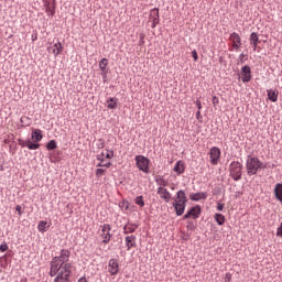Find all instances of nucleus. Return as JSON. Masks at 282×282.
<instances>
[{"label": "nucleus", "mask_w": 282, "mask_h": 282, "mask_svg": "<svg viewBox=\"0 0 282 282\" xmlns=\"http://www.w3.org/2000/svg\"><path fill=\"white\" fill-rule=\"evenodd\" d=\"M20 122L22 123V127H30V117H22Z\"/></svg>", "instance_id": "obj_34"}, {"label": "nucleus", "mask_w": 282, "mask_h": 282, "mask_svg": "<svg viewBox=\"0 0 282 282\" xmlns=\"http://www.w3.org/2000/svg\"><path fill=\"white\" fill-rule=\"evenodd\" d=\"M109 65V59L107 58H101L100 62H99V69L101 72H107V66Z\"/></svg>", "instance_id": "obj_30"}, {"label": "nucleus", "mask_w": 282, "mask_h": 282, "mask_svg": "<svg viewBox=\"0 0 282 282\" xmlns=\"http://www.w3.org/2000/svg\"><path fill=\"white\" fill-rule=\"evenodd\" d=\"M37 36L36 35H32V41H36Z\"/></svg>", "instance_id": "obj_55"}, {"label": "nucleus", "mask_w": 282, "mask_h": 282, "mask_svg": "<svg viewBox=\"0 0 282 282\" xmlns=\"http://www.w3.org/2000/svg\"><path fill=\"white\" fill-rule=\"evenodd\" d=\"M25 126H23V123H21L20 126H19V129H23Z\"/></svg>", "instance_id": "obj_56"}, {"label": "nucleus", "mask_w": 282, "mask_h": 282, "mask_svg": "<svg viewBox=\"0 0 282 282\" xmlns=\"http://www.w3.org/2000/svg\"><path fill=\"white\" fill-rule=\"evenodd\" d=\"M267 166L268 165L261 162L259 158L252 156L250 154L247 156L246 169H247V175H249V177L252 175H257L259 171H263V169H267Z\"/></svg>", "instance_id": "obj_4"}, {"label": "nucleus", "mask_w": 282, "mask_h": 282, "mask_svg": "<svg viewBox=\"0 0 282 282\" xmlns=\"http://www.w3.org/2000/svg\"><path fill=\"white\" fill-rule=\"evenodd\" d=\"M212 102H213L214 106L219 105V97L214 96L213 99H212Z\"/></svg>", "instance_id": "obj_45"}, {"label": "nucleus", "mask_w": 282, "mask_h": 282, "mask_svg": "<svg viewBox=\"0 0 282 282\" xmlns=\"http://www.w3.org/2000/svg\"><path fill=\"white\" fill-rule=\"evenodd\" d=\"M104 167H106V169H109V167H111V162H108V163H104Z\"/></svg>", "instance_id": "obj_53"}, {"label": "nucleus", "mask_w": 282, "mask_h": 282, "mask_svg": "<svg viewBox=\"0 0 282 282\" xmlns=\"http://www.w3.org/2000/svg\"><path fill=\"white\" fill-rule=\"evenodd\" d=\"M72 268L74 265L72 263H63L55 257L51 260L50 265V276L55 279L53 282H72L69 279H72Z\"/></svg>", "instance_id": "obj_1"}, {"label": "nucleus", "mask_w": 282, "mask_h": 282, "mask_svg": "<svg viewBox=\"0 0 282 282\" xmlns=\"http://www.w3.org/2000/svg\"><path fill=\"white\" fill-rule=\"evenodd\" d=\"M232 50L235 51V52H239V48L241 47V44H232Z\"/></svg>", "instance_id": "obj_49"}, {"label": "nucleus", "mask_w": 282, "mask_h": 282, "mask_svg": "<svg viewBox=\"0 0 282 282\" xmlns=\"http://www.w3.org/2000/svg\"><path fill=\"white\" fill-rule=\"evenodd\" d=\"M274 197L280 204H282V183H276L273 189Z\"/></svg>", "instance_id": "obj_21"}, {"label": "nucleus", "mask_w": 282, "mask_h": 282, "mask_svg": "<svg viewBox=\"0 0 282 282\" xmlns=\"http://www.w3.org/2000/svg\"><path fill=\"white\" fill-rule=\"evenodd\" d=\"M187 230H191L192 232H195L197 225H195V223H193V220H188L187 225H186Z\"/></svg>", "instance_id": "obj_32"}, {"label": "nucleus", "mask_w": 282, "mask_h": 282, "mask_svg": "<svg viewBox=\"0 0 282 282\" xmlns=\"http://www.w3.org/2000/svg\"><path fill=\"white\" fill-rule=\"evenodd\" d=\"M188 239V236H185V240H187Z\"/></svg>", "instance_id": "obj_57"}, {"label": "nucleus", "mask_w": 282, "mask_h": 282, "mask_svg": "<svg viewBox=\"0 0 282 282\" xmlns=\"http://www.w3.org/2000/svg\"><path fill=\"white\" fill-rule=\"evenodd\" d=\"M102 82L107 83V70L101 72Z\"/></svg>", "instance_id": "obj_51"}, {"label": "nucleus", "mask_w": 282, "mask_h": 282, "mask_svg": "<svg viewBox=\"0 0 282 282\" xmlns=\"http://www.w3.org/2000/svg\"><path fill=\"white\" fill-rule=\"evenodd\" d=\"M267 96L268 100H270L271 102H276V100H279V90L269 89L267 90Z\"/></svg>", "instance_id": "obj_22"}, {"label": "nucleus", "mask_w": 282, "mask_h": 282, "mask_svg": "<svg viewBox=\"0 0 282 282\" xmlns=\"http://www.w3.org/2000/svg\"><path fill=\"white\" fill-rule=\"evenodd\" d=\"M97 166H98V167H105V165H104L102 162L98 163Z\"/></svg>", "instance_id": "obj_54"}, {"label": "nucleus", "mask_w": 282, "mask_h": 282, "mask_svg": "<svg viewBox=\"0 0 282 282\" xmlns=\"http://www.w3.org/2000/svg\"><path fill=\"white\" fill-rule=\"evenodd\" d=\"M77 282H89L86 276H82L77 280Z\"/></svg>", "instance_id": "obj_52"}, {"label": "nucleus", "mask_w": 282, "mask_h": 282, "mask_svg": "<svg viewBox=\"0 0 282 282\" xmlns=\"http://www.w3.org/2000/svg\"><path fill=\"white\" fill-rule=\"evenodd\" d=\"M217 210H219V213L224 212V204L221 203H217Z\"/></svg>", "instance_id": "obj_50"}, {"label": "nucleus", "mask_w": 282, "mask_h": 282, "mask_svg": "<svg viewBox=\"0 0 282 282\" xmlns=\"http://www.w3.org/2000/svg\"><path fill=\"white\" fill-rule=\"evenodd\" d=\"M144 33H140L139 35V45L140 47H142V45H144Z\"/></svg>", "instance_id": "obj_38"}, {"label": "nucleus", "mask_w": 282, "mask_h": 282, "mask_svg": "<svg viewBox=\"0 0 282 282\" xmlns=\"http://www.w3.org/2000/svg\"><path fill=\"white\" fill-rule=\"evenodd\" d=\"M248 55L241 53L238 57V65H243V63H246L248 61Z\"/></svg>", "instance_id": "obj_33"}, {"label": "nucleus", "mask_w": 282, "mask_h": 282, "mask_svg": "<svg viewBox=\"0 0 282 282\" xmlns=\"http://www.w3.org/2000/svg\"><path fill=\"white\" fill-rule=\"evenodd\" d=\"M196 119L198 122H204V117L202 116V110L196 111Z\"/></svg>", "instance_id": "obj_37"}, {"label": "nucleus", "mask_w": 282, "mask_h": 282, "mask_svg": "<svg viewBox=\"0 0 282 282\" xmlns=\"http://www.w3.org/2000/svg\"><path fill=\"white\" fill-rule=\"evenodd\" d=\"M120 208H124V210H129V200H123L119 204Z\"/></svg>", "instance_id": "obj_36"}, {"label": "nucleus", "mask_w": 282, "mask_h": 282, "mask_svg": "<svg viewBox=\"0 0 282 282\" xmlns=\"http://www.w3.org/2000/svg\"><path fill=\"white\" fill-rule=\"evenodd\" d=\"M276 237H282V223L276 229Z\"/></svg>", "instance_id": "obj_47"}, {"label": "nucleus", "mask_w": 282, "mask_h": 282, "mask_svg": "<svg viewBox=\"0 0 282 282\" xmlns=\"http://www.w3.org/2000/svg\"><path fill=\"white\" fill-rule=\"evenodd\" d=\"M156 193L158 195H160L161 199H164L166 204H169L171 199H173V195L171 194V192H169V189L164 187H158Z\"/></svg>", "instance_id": "obj_13"}, {"label": "nucleus", "mask_w": 282, "mask_h": 282, "mask_svg": "<svg viewBox=\"0 0 282 282\" xmlns=\"http://www.w3.org/2000/svg\"><path fill=\"white\" fill-rule=\"evenodd\" d=\"M196 107H197L198 111H202V108H203L202 100H199V99L196 100Z\"/></svg>", "instance_id": "obj_48"}, {"label": "nucleus", "mask_w": 282, "mask_h": 282, "mask_svg": "<svg viewBox=\"0 0 282 282\" xmlns=\"http://www.w3.org/2000/svg\"><path fill=\"white\" fill-rule=\"evenodd\" d=\"M53 54H54V56H58V55L63 54V44L61 42H56L53 45Z\"/></svg>", "instance_id": "obj_25"}, {"label": "nucleus", "mask_w": 282, "mask_h": 282, "mask_svg": "<svg viewBox=\"0 0 282 282\" xmlns=\"http://www.w3.org/2000/svg\"><path fill=\"white\" fill-rule=\"evenodd\" d=\"M154 181L156 182L158 186H160L162 188L165 187V186H169V181L164 180V176L162 175H156Z\"/></svg>", "instance_id": "obj_23"}, {"label": "nucleus", "mask_w": 282, "mask_h": 282, "mask_svg": "<svg viewBox=\"0 0 282 282\" xmlns=\"http://www.w3.org/2000/svg\"><path fill=\"white\" fill-rule=\"evenodd\" d=\"M172 206L174 208L176 217H182L186 210V204H188V197L184 189L176 192V195L172 198Z\"/></svg>", "instance_id": "obj_3"}, {"label": "nucleus", "mask_w": 282, "mask_h": 282, "mask_svg": "<svg viewBox=\"0 0 282 282\" xmlns=\"http://www.w3.org/2000/svg\"><path fill=\"white\" fill-rule=\"evenodd\" d=\"M214 219L218 226H224V224H226V216L223 214L216 213Z\"/></svg>", "instance_id": "obj_24"}, {"label": "nucleus", "mask_w": 282, "mask_h": 282, "mask_svg": "<svg viewBox=\"0 0 282 282\" xmlns=\"http://www.w3.org/2000/svg\"><path fill=\"white\" fill-rule=\"evenodd\" d=\"M134 161L137 164V169H139V171L149 174V164H151V160H149V158L144 155H137L134 158Z\"/></svg>", "instance_id": "obj_6"}, {"label": "nucleus", "mask_w": 282, "mask_h": 282, "mask_svg": "<svg viewBox=\"0 0 282 282\" xmlns=\"http://www.w3.org/2000/svg\"><path fill=\"white\" fill-rule=\"evenodd\" d=\"M173 171L177 175H182V173H184V171H186V164H184V161H177L174 165Z\"/></svg>", "instance_id": "obj_20"}, {"label": "nucleus", "mask_w": 282, "mask_h": 282, "mask_svg": "<svg viewBox=\"0 0 282 282\" xmlns=\"http://www.w3.org/2000/svg\"><path fill=\"white\" fill-rule=\"evenodd\" d=\"M107 108L108 109H118V99L113 97H109L107 99Z\"/></svg>", "instance_id": "obj_26"}, {"label": "nucleus", "mask_w": 282, "mask_h": 282, "mask_svg": "<svg viewBox=\"0 0 282 282\" xmlns=\"http://www.w3.org/2000/svg\"><path fill=\"white\" fill-rule=\"evenodd\" d=\"M105 173V169H97L96 170V177H101V175Z\"/></svg>", "instance_id": "obj_42"}, {"label": "nucleus", "mask_w": 282, "mask_h": 282, "mask_svg": "<svg viewBox=\"0 0 282 282\" xmlns=\"http://www.w3.org/2000/svg\"><path fill=\"white\" fill-rule=\"evenodd\" d=\"M15 210H17V213L19 214L20 217H21V215H23V210H22L21 205H17V206H15Z\"/></svg>", "instance_id": "obj_46"}, {"label": "nucleus", "mask_w": 282, "mask_h": 282, "mask_svg": "<svg viewBox=\"0 0 282 282\" xmlns=\"http://www.w3.org/2000/svg\"><path fill=\"white\" fill-rule=\"evenodd\" d=\"M97 160L99 162H105V152H101L100 154H97Z\"/></svg>", "instance_id": "obj_44"}, {"label": "nucleus", "mask_w": 282, "mask_h": 282, "mask_svg": "<svg viewBox=\"0 0 282 282\" xmlns=\"http://www.w3.org/2000/svg\"><path fill=\"white\" fill-rule=\"evenodd\" d=\"M120 272V263L118 262V259L111 258L108 261V273L110 276H118V273Z\"/></svg>", "instance_id": "obj_10"}, {"label": "nucleus", "mask_w": 282, "mask_h": 282, "mask_svg": "<svg viewBox=\"0 0 282 282\" xmlns=\"http://www.w3.org/2000/svg\"><path fill=\"white\" fill-rule=\"evenodd\" d=\"M37 230L39 232H47V230H50V225H47V221L41 220L37 224Z\"/></svg>", "instance_id": "obj_27"}, {"label": "nucleus", "mask_w": 282, "mask_h": 282, "mask_svg": "<svg viewBox=\"0 0 282 282\" xmlns=\"http://www.w3.org/2000/svg\"><path fill=\"white\" fill-rule=\"evenodd\" d=\"M150 19L152 21L151 29L155 30L158 25H160V9L154 8L150 10Z\"/></svg>", "instance_id": "obj_12"}, {"label": "nucleus", "mask_w": 282, "mask_h": 282, "mask_svg": "<svg viewBox=\"0 0 282 282\" xmlns=\"http://www.w3.org/2000/svg\"><path fill=\"white\" fill-rule=\"evenodd\" d=\"M250 45L253 47V52H257V50H261L259 47V43H261V40H259V34L257 32H252L249 36Z\"/></svg>", "instance_id": "obj_16"}, {"label": "nucleus", "mask_w": 282, "mask_h": 282, "mask_svg": "<svg viewBox=\"0 0 282 282\" xmlns=\"http://www.w3.org/2000/svg\"><path fill=\"white\" fill-rule=\"evenodd\" d=\"M238 76L242 83H250L252 80V68L249 65L242 66Z\"/></svg>", "instance_id": "obj_8"}, {"label": "nucleus", "mask_w": 282, "mask_h": 282, "mask_svg": "<svg viewBox=\"0 0 282 282\" xmlns=\"http://www.w3.org/2000/svg\"><path fill=\"white\" fill-rule=\"evenodd\" d=\"M229 41H231L232 44H241V36H239L237 32H232L229 36Z\"/></svg>", "instance_id": "obj_29"}, {"label": "nucleus", "mask_w": 282, "mask_h": 282, "mask_svg": "<svg viewBox=\"0 0 282 282\" xmlns=\"http://www.w3.org/2000/svg\"><path fill=\"white\" fill-rule=\"evenodd\" d=\"M230 281H232V273H226L225 274V282H230Z\"/></svg>", "instance_id": "obj_43"}, {"label": "nucleus", "mask_w": 282, "mask_h": 282, "mask_svg": "<svg viewBox=\"0 0 282 282\" xmlns=\"http://www.w3.org/2000/svg\"><path fill=\"white\" fill-rule=\"evenodd\" d=\"M192 202H202V199H208L207 192H197L189 195Z\"/></svg>", "instance_id": "obj_17"}, {"label": "nucleus", "mask_w": 282, "mask_h": 282, "mask_svg": "<svg viewBox=\"0 0 282 282\" xmlns=\"http://www.w3.org/2000/svg\"><path fill=\"white\" fill-rule=\"evenodd\" d=\"M243 173V164L239 161H232L229 164V177L234 180V182H239L241 180V175Z\"/></svg>", "instance_id": "obj_5"}, {"label": "nucleus", "mask_w": 282, "mask_h": 282, "mask_svg": "<svg viewBox=\"0 0 282 282\" xmlns=\"http://www.w3.org/2000/svg\"><path fill=\"white\" fill-rule=\"evenodd\" d=\"M134 203L137 206H140V208H144V196H137Z\"/></svg>", "instance_id": "obj_31"}, {"label": "nucleus", "mask_w": 282, "mask_h": 282, "mask_svg": "<svg viewBox=\"0 0 282 282\" xmlns=\"http://www.w3.org/2000/svg\"><path fill=\"white\" fill-rule=\"evenodd\" d=\"M192 58H193L195 62L199 61V55H197V51H196V50L192 51Z\"/></svg>", "instance_id": "obj_39"}, {"label": "nucleus", "mask_w": 282, "mask_h": 282, "mask_svg": "<svg viewBox=\"0 0 282 282\" xmlns=\"http://www.w3.org/2000/svg\"><path fill=\"white\" fill-rule=\"evenodd\" d=\"M106 151L108 152V153L106 154V159H107V160H111V158H113V151H112V150L109 151V149H106Z\"/></svg>", "instance_id": "obj_40"}, {"label": "nucleus", "mask_w": 282, "mask_h": 282, "mask_svg": "<svg viewBox=\"0 0 282 282\" xmlns=\"http://www.w3.org/2000/svg\"><path fill=\"white\" fill-rule=\"evenodd\" d=\"M202 216V206L200 205H195L188 208L186 214L183 216V220L186 219H194L197 220Z\"/></svg>", "instance_id": "obj_7"}, {"label": "nucleus", "mask_w": 282, "mask_h": 282, "mask_svg": "<svg viewBox=\"0 0 282 282\" xmlns=\"http://www.w3.org/2000/svg\"><path fill=\"white\" fill-rule=\"evenodd\" d=\"M188 239V236H185V240H187Z\"/></svg>", "instance_id": "obj_58"}, {"label": "nucleus", "mask_w": 282, "mask_h": 282, "mask_svg": "<svg viewBox=\"0 0 282 282\" xmlns=\"http://www.w3.org/2000/svg\"><path fill=\"white\" fill-rule=\"evenodd\" d=\"M43 140V130L32 129L31 139H18V144L22 149H29V151H36L41 149V142Z\"/></svg>", "instance_id": "obj_2"}, {"label": "nucleus", "mask_w": 282, "mask_h": 282, "mask_svg": "<svg viewBox=\"0 0 282 282\" xmlns=\"http://www.w3.org/2000/svg\"><path fill=\"white\" fill-rule=\"evenodd\" d=\"M188 239V236H185V240H187Z\"/></svg>", "instance_id": "obj_59"}, {"label": "nucleus", "mask_w": 282, "mask_h": 282, "mask_svg": "<svg viewBox=\"0 0 282 282\" xmlns=\"http://www.w3.org/2000/svg\"><path fill=\"white\" fill-rule=\"evenodd\" d=\"M97 149H105V139L97 140Z\"/></svg>", "instance_id": "obj_35"}, {"label": "nucleus", "mask_w": 282, "mask_h": 282, "mask_svg": "<svg viewBox=\"0 0 282 282\" xmlns=\"http://www.w3.org/2000/svg\"><path fill=\"white\" fill-rule=\"evenodd\" d=\"M69 257H72V251H69V249H62L59 251V256H55V258L58 259L61 263H70Z\"/></svg>", "instance_id": "obj_15"}, {"label": "nucleus", "mask_w": 282, "mask_h": 282, "mask_svg": "<svg viewBox=\"0 0 282 282\" xmlns=\"http://www.w3.org/2000/svg\"><path fill=\"white\" fill-rule=\"evenodd\" d=\"M45 12L48 17H54L56 14V0H50L44 2Z\"/></svg>", "instance_id": "obj_14"}, {"label": "nucleus", "mask_w": 282, "mask_h": 282, "mask_svg": "<svg viewBox=\"0 0 282 282\" xmlns=\"http://www.w3.org/2000/svg\"><path fill=\"white\" fill-rule=\"evenodd\" d=\"M56 149H58V143L56 142V140H50L46 143V151H56Z\"/></svg>", "instance_id": "obj_28"}, {"label": "nucleus", "mask_w": 282, "mask_h": 282, "mask_svg": "<svg viewBox=\"0 0 282 282\" xmlns=\"http://www.w3.org/2000/svg\"><path fill=\"white\" fill-rule=\"evenodd\" d=\"M101 228V234L100 237L104 238L102 243H109L111 241V238L113 235L111 234V225L109 224H104L100 226Z\"/></svg>", "instance_id": "obj_9"}, {"label": "nucleus", "mask_w": 282, "mask_h": 282, "mask_svg": "<svg viewBox=\"0 0 282 282\" xmlns=\"http://www.w3.org/2000/svg\"><path fill=\"white\" fill-rule=\"evenodd\" d=\"M209 158H210V163L214 166H217V164H219V160L221 159V149H219L218 147H213L209 150Z\"/></svg>", "instance_id": "obj_11"}, {"label": "nucleus", "mask_w": 282, "mask_h": 282, "mask_svg": "<svg viewBox=\"0 0 282 282\" xmlns=\"http://www.w3.org/2000/svg\"><path fill=\"white\" fill-rule=\"evenodd\" d=\"M140 225L133 224V223H128L123 226V235H133L135 230H138Z\"/></svg>", "instance_id": "obj_18"}, {"label": "nucleus", "mask_w": 282, "mask_h": 282, "mask_svg": "<svg viewBox=\"0 0 282 282\" xmlns=\"http://www.w3.org/2000/svg\"><path fill=\"white\" fill-rule=\"evenodd\" d=\"M135 239L137 237L134 235H131V236H127L126 237V247H127V250H131V248H137V243H135Z\"/></svg>", "instance_id": "obj_19"}, {"label": "nucleus", "mask_w": 282, "mask_h": 282, "mask_svg": "<svg viewBox=\"0 0 282 282\" xmlns=\"http://www.w3.org/2000/svg\"><path fill=\"white\" fill-rule=\"evenodd\" d=\"M8 250V243L3 242L0 245V252H7Z\"/></svg>", "instance_id": "obj_41"}]
</instances>
